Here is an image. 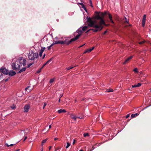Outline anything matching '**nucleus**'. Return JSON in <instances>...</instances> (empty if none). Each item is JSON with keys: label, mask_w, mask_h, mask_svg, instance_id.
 <instances>
[{"label": "nucleus", "mask_w": 151, "mask_h": 151, "mask_svg": "<svg viewBox=\"0 0 151 151\" xmlns=\"http://www.w3.org/2000/svg\"><path fill=\"white\" fill-rule=\"evenodd\" d=\"M54 44H60V41H55V42H54Z\"/></svg>", "instance_id": "nucleus-43"}, {"label": "nucleus", "mask_w": 151, "mask_h": 151, "mask_svg": "<svg viewBox=\"0 0 151 151\" xmlns=\"http://www.w3.org/2000/svg\"><path fill=\"white\" fill-rule=\"evenodd\" d=\"M107 31H106H106H105L104 32V33H103V35H105V34L107 33Z\"/></svg>", "instance_id": "nucleus-55"}, {"label": "nucleus", "mask_w": 151, "mask_h": 151, "mask_svg": "<svg viewBox=\"0 0 151 151\" xmlns=\"http://www.w3.org/2000/svg\"><path fill=\"white\" fill-rule=\"evenodd\" d=\"M55 80V78H53L51 79L50 81V83H52Z\"/></svg>", "instance_id": "nucleus-25"}, {"label": "nucleus", "mask_w": 151, "mask_h": 151, "mask_svg": "<svg viewBox=\"0 0 151 151\" xmlns=\"http://www.w3.org/2000/svg\"><path fill=\"white\" fill-rule=\"evenodd\" d=\"M23 58L22 57H19V58L18 60L17 61H19L20 63H21V65L22 66V61L23 60Z\"/></svg>", "instance_id": "nucleus-18"}, {"label": "nucleus", "mask_w": 151, "mask_h": 151, "mask_svg": "<svg viewBox=\"0 0 151 151\" xmlns=\"http://www.w3.org/2000/svg\"><path fill=\"white\" fill-rule=\"evenodd\" d=\"M109 17L110 20V22L112 23H114V22L113 21L112 19V17L111 14H109Z\"/></svg>", "instance_id": "nucleus-16"}, {"label": "nucleus", "mask_w": 151, "mask_h": 151, "mask_svg": "<svg viewBox=\"0 0 151 151\" xmlns=\"http://www.w3.org/2000/svg\"><path fill=\"white\" fill-rule=\"evenodd\" d=\"M144 41H142V42H139V44H142V43H144Z\"/></svg>", "instance_id": "nucleus-49"}, {"label": "nucleus", "mask_w": 151, "mask_h": 151, "mask_svg": "<svg viewBox=\"0 0 151 151\" xmlns=\"http://www.w3.org/2000/svg\"><path fill=\"white\" fill-rule=\"evenodd\" d=\"M133 56H130L123 63V64H125L127 63H128L131 59L133 58Z\"/></svg>", "instance_id": "nucleus-9"}, {"label": "nucleus", "mask_w": 151, "mask_h": 151, "mask_svg": "<svg viewBox=\"0 0 151 151\" xmlns=\"http://www.w3.org/2000/svg\"><path fill=\"white\" fill-rule=\"evenodd\" d=\"M83 9L85 10V11L86 12H87V10L86 9V8L85 7H84V8H83Z\"/></svg>", "instance_id": "nucleus-53"}, {"label": "nucleus", "mask_w": 151, "mask_h": 151, "mask_svg": "<svg viewBox=\"0 0 151 151\" xmlns=\"http://www.w3.org/2000/svg\"><path fill=\"white\" fill-rule=\"evenodd\" d=\"M76 32H77L78 34V35H76L75 37H76L77 36H78V38L80 37L81 35L82 32L81 30H80V29L78 30Z\"/></svg>", "instance_id": "nucleus-11"}, {"label": "nucleus", "mask_w": 151, "mask_h": 151, "mask_svg": "<svg viewBox=\"0 0 151 151\" xmlns=\"http://www.w3.org/2000/svg\"><path fill=\"white\" fill-rule=\"evenodd\" d=\"M96 15L95 17V18L96 19L100 20L99 23L105 26H107V25L105 23V21L104 19V16L106 14V12L104 13L100 12H96Z\"/></svg>", "instance_id": "nucleus-1"}, {"label": "nucleus", "mask_w": 151, "mask_h": 151, "mask_svg": "<svg viewBox=\"0 0 151 151\" xmlns=\"http://www.w3.org/2000/svg\"><path fill=\"white\" fill-rule=\"evenodd\" d=\"M11 66L12 69L14 70L16 69H19L20 68L21 63L19 61H16L15 62L12 63Z\"/></svg>", "instance_id": "nucleus-4"}, {"label": "nucleus", "mask_w": 151, "mask_h": 151, "mask_svg": "<svg viewBox=\"0 0 151 151\" xmlns=\"http://www.w3.org/2000/svg\"><path fill=\"white\" fill-rule=\"evenodd\" d=\"M5 145H6L7 147H9V146H13V144H10V145H9V144H8L7 143H6L5 144Z\"/></svg>", "instance_id": "nucleus-34"}, {"label": "nucleus", "mask_w": 151, "mask_h": 151, "mask_svg": "<svg viewBox=\"0 0 151 151\" xmlns=\"http://www.w3.org/2000/svg\"><path fill=\"white\" fill-rule=\"evenodd\" d=\"M38 56V53L37 52L35 53L33 51H31L29 52L28 55V58L29 60H36L37 61V59Z\"/></svg>", "instance_id": "nucleus-3"}, {"label": "nucleus", "mask_w": 151, "mask_h": 151, "mask_svg": "<svg viewBox=\"0 0 151 151\" xmlns=\"http://www.w3.org/2000/svg\"><path fill=\"white\" fill-rule=\"evenodd\" d=\"M8 74L10 76H12L15 75L16 74V73L13 70H12L9 72Z\"/></svg>", "instance_id": "nucleus-12"}, {"label": "nucleus", "mask_w": 151, "mask_h": 151, "mask_svg": "<svg viewBox=\"0 0 151 151\" xmlns=\"http://www.w3.org/2000/svg\"><path fill=\"white\" fill-rule=\"evenodd\" d=\"M75 142V139L73 140V145H74Z\"/></svg>", "instance_id": "nucleus-52"}, {"label": "nucleus", "mask_w": 151, "mask_h": 151, "mask_svg": "<svg viewBox=\"0 0 151 151\" xmlns=\"http://www.w3.org/2000/svg\"><path fill=\"white\" fill-rule=\"evenodd\" d=\"M11 107L13 109H15V106L14 105L13 106H11Z\"/></svg>", "instance_id": "nucleus-50"}, {"label": "nucleus", "mask_w": 151, "mask_h": 151, "mask_svg": "<svg viewBox=\"0 0 151 151\" xmlns=\"http://www.w3.org/2000/svg\"><path fill=\"white\" fill-rule=\"evenodd\" d=\"M81 6L82 8H84L85 7V6H84V5L83 4V3L81 4Z\"/></svg>", "instance_id": "nucleus-47"}, {"label": "nucleus", "mask_w": 151, "mask_h": 151, "mask_svg": "<svg viewBox=\"0 0 151 151\" xmlns=\"http://www.w3.org/2000/svg\"><path fill=\"white\" fill-rule=\"evenodd\" d=\"M51 47L50 46L48 47V50H50V49H51Z\"/></svg>", "instance_id": "nucleus-58"}, {"label": "nucleus", "mask_w": 151, "mask_h": 151, "mask_svg": "<svg viewBox=\"0 0 151 151\" xmlns=\"http://www.w3.org/2000/svg\"><path fill=\"white\" fill-rule=\"evenodd\" d=\"M78 118L80 119L82 118V117H81V116H76V118Z\"/></svg>", "instance_id": "nucleus-56"}, {"label": "nucleus", "mask_w": 151, "mask_h": 151, "mask_svg": "<svg viewBox=\"0 0 151 151\" xmlns=\"http://www.w3.org/2000/svg\"><path fill=\"white\" fill-rule=\"evenodd\" d=\"M54 44H54V42H53V43L50 46L51 47H52Z\"/></svg>", "instance_id": "nucleus-60"}, {"label": "nucleus", "mask_w": 151, "mask_h": 151, "mask_svg": "<svg viewBox=\"0 0 151 151\" xmlns=\"http://www.w3.org/2000/svg\"><path fill=\"white\" fill-rule=\"evenodd\" d=\"M27 63V60L25 59H24L22 61V65L24 66Z\"/></svg>", "instance_id": "nucleus-14"}, {"label": "nucleus", "mask_w": 151, "mask_h": 151, "mask_svg": "<svg viewBox=\"0 0 151 151\" xmlns=\"http://www.w3.org/2000/svg\"><path fill=\"white\" fill-rule=\"evenodd\" d=\"M133 71L135 72V73H137L138 72V70H137V68H135L134 70H133Z\"/></svg>", "instance_id": "nucleus-36"}, {"label": "nucleus", "mask_w": 151, "mask_h": 151, "mask_svg": "<svg viewBox=\"0 0 151 151\" xmlns=\"http://www.w3.org/2000/svg\"><path fill=\"white\" fill-rule=\"evenodd\" d=\"M58 139V138H54V140H56L57 139Z\"/></svg>", "instance_id": "nucleus-62"}, {"label": "nucleus", "mask_w": 151, "mask_h": 151, "mask_svg": "<svg viewBox=\"0 0 151 151\" xmlns=\"http://www.w3.org/2000/svg\"><path fill=\"white\" fill-rule=\"evenodd\" d=\"M51 148H52V147L50 146V147H49V150H50Z\"/></svg>", "instance_id": "nucleus-64"}, {"label": "nucleus", "mask_w": 151, "mask_h": 151, "mask_svg": "<svg viewBox=\"0 0 151 151\" xmlns=\"http://www.w3.org/2000/svg\"><path fill=\"white\" fill-rule=\"evenodd\" d=\"M8 79H6L5 80V82H7L8 81Z\"/></svg>", "instance_id": "nucleus-63"}, {"label": "nucleus", "mask_w": 151, "mask_h": 151, "mask_svg": "<svg viewBox=\"0 0 151 151\" xmlns=\"http://www.w3.org/2000/svg\"><path fill=\"white\" fill-rule=\"evenodd\" d=\"M47 104L46 102H45L44 103V104H43V109L45 108V107L46 106Z\"/></svg>", "instance_id": "nucleus-35"}, {"label": "nucleus", "mask_w": 151, "mask_h": 151, "mask_svg": "<svg viewBox=\"0 0 151 151\" xmlns=\"http://www.w3.org/2000/svg\"><path fill=\"white\" fill-rule=\"evenodd\" d=\"M42 69V68H40L37 71V73H40Z\"/></svg>", "instance_id": "nucleus-33"}, {"label": "nucleus", "mask_w": 151, "mask_h": 151, "mask_svg": "<svg viewBox=\"0 0 151 151\" xmlns=\"http://www.w3.org/2000/svg\"><path fill=\"white\" fill-rule=\"evenodd\" d=\"M142 25L143 27H144L145 25V20H142Z\"/></svg>", "instance_id": "nucleus-26"}, {"label": "nucleus", "mask_w": 151, "mask_h": 151, "mask_svg": "<svg viewBox=\"0 0 151 151\" xmlns=\"http://www.w3.org/2000/svg\"><path fill=\"white\" fill-rule=\"evenodd\" d=\"M47 64H48L47 63V62H46L43 65H42V67L41 68H43L44 66H45L46 65H47Z\"/></svg>", "instance_id": "nucleus-42"}, {"label": "nucleus", "mask_w": 151, "mask_h": 151, "mask_svg": "<svg viewBox=\"0 0 151 151\" xmlns=\"http://www.w3.org/2000/svg\"><path fill=\"white\" fill-rule=\"evenodd\" d=\"M146 15H144L143 17V19L142 20H146Z\"/></svg>", "instance_id": "nucleus-38"}, {"label": "nucleus", "mask_w": 151, "mask_h": 151, "mask_svg": "<svg viewBox=\"0 0 151 151\" xmlns=\"http://www.w3.org/2000/svg\"><path fill=\"white\" fill-rule=\"evenodd\" d=\"M132 87L133 88H134L137 87V85H132Z\"/></svg>", "instance_id": "nucleus-45"}, {"label": "nucleus", "mask_w": 151, "mask_h": 151, "mask_svg": "<svg viewBox=\"0 0 151 151\" xmlns=\"http://www.w3.org/2000/svg\"><path fill=\"white\" fill-rule=\"evenodd\" d=\"M70 117L72 119H74L75 120H76V116H75L73 114H71Z\"/></svg>", "instance_id": "nucleus-20"}, {"label": "nucleus", "mask_w": 151, "mask_h": 151, "mask_svg": "<svg viewBox=\"0 0 151 151\" xmlns=\"http://www.w3.org/2000/svg\"><path fill=\"white\" fill-rule=\"evenodd\" d=\"M142 84L140 83H139L137 85V87H139L141 86Z\"/></svg>", "instance_id": "nucleus-41"}, {"label": "nucleus", "mask_w": 151, "mask_h": 151, "mask_svg": "<svg viewBox=\"0 0 151 151\" xmlns=\"http://www.w3.org/2000/svg\"><path fill=\"white\" fill-rule=\"evenodd\" d=\"M3 78V76L2 74V73L0 71V80L2 79Z\"/></svg>", "instance_id": "nucleus-31"}, {"label": "nucleus", "mask_w": 151, "mask_h": 151, "mask_svg": "<svg viewBox=\"0 0 151 151\" xmlns=\"http://www.w3.org/2000/svg\"><path fill=\"white\" fill-rule=\"evenodd\" d=\"M33 63H32L29 64L27 65V66L26 67L27 68H29Z\"/></svg>", "instance_id": "nucleus-27"}, {"label": "nucleus", "mask_w": 151, "mask_h": 151, "mask_svg": "<svg viewBox=\"0 0 151 151\" xmlns=\"http://www.w3.org/2000/svg\"><path fill=\"white\" fill-rule=\"evenodd\" d=\"M73 67H73V66H70L69 67H68L66 69L67 70H69L73 68Z\"/></svg>", "instance_id": "nucleus-32"}, {"label": "nucleus", "mask_w": 151, "mask_h": 151, "mask_svg": "<svg viewBox=\"0 0 151 151\" xmlns=\"http://www.w3.org/2000/svg\"><path fill=\"white\" fill-rule=\"evenodd\" d=\"M87 22L89 27H93L94 28H97L99 27L98 25V24H96V21L95 20H93L90 17L88 18Z\"/></svg>", "instance_id": "nucleus-2"}, {"label": "nucleus", "mask_w": 151, "mask_h": 151, "mask_svg": "<svg viewBox=\"0 0 151 151\" xmlns=\"http://www.w3.org/2000/svg\"><path fill=\"white\" fill-rule=\"evenodd\" d=\"M84 137H86L87 136H88L89 134L88 133H86L84 134Z\"/></svg>", "instance_id": "nucleus-37"}, {"label": "nucleus", "mask_w": 151, "mask_h": 151, "mask_svg": "<svg viewBox=\"0 0 151 151\" xmlns=\"http://www.w3.org/2000/svg\"><path fill=\"white\" fill-rule=\"evenodd\" d=\"M88 27L87 26H84L82 28V30L83 31H85Z\"/></svg>", "instance_id": "nucleus-23"}, {"label": "nucleus", "mask_w": 151, "mask_h": 151, "mask_svg": "<svg viewBox=\"0 0 151 151\" xmlns=\"http://www.w3.org/2000/svg\"><path fill=\"white\" fill-rule=\"evenodd\" d=\"M47 139H45L44 140H43L42 141V144H41V145L42 146L43 145L44 143L46 142L47 141Z\"/></svg>", "instance_id": "nucleus-22"}, {"label": "nucleus", "mask_w": 151, "mask_h": 151, "mask_svg": "<svg viewBox=\"0 0 151 151\" xmlns=\"http://www.w3.org/2000/svg\"><path fill=\"white\" fill-rule=\"evenodd\" d=\"M45 54H44L43 55V56L42 58V59H43L45 57Z\"/></svg>", "instance_id": "nucleus-59"}, {"label": "nucleus", "mask_w": 151, "mask_h": 151, "mask_svg": "<svg viewBox=\"0 0 151 151\" xmlns=\"http://www.w3.org/2000/svg\"><path fill=\"white\" fill-rule=\"evenodd\" d=\"M60 99H59L58 100V102H60Z\"/></svg>", "instance_id": "nucleus-61"}, {"label": "nucleus", "mask_w": 151, "mask_h": 151, "mask_svg": "<svg viewBox=\"0 0 151 151\" xmlns=\"http://www.w3.org/2000/svg\"><path fill=\"white\" fill-rule=\"evenodd\" d=\"M124 18L125 20L124 21V22H125L128 23L129 20L127 19L125 17H124Z\"/></svg>", "instance_id": "nucleus-39"}, {"label": "nucleus", "mask_w": 151, "mask_h": 151, "mask_svg": "<svg viewBox=\"0 0 151 151\" xmlns=\"http://www.w3.org/2000/svg\"><path fill=\"white\" fill-rule=\"evenodd\" d=\"M66 112V111L64 109H60L58 111V112L59 113H65Z\"/></svg>", "instance_id": "nucleus-17"}, {"label": "nucleus", "mask_w": 151, "mask_h": 151, "mask_svg": "<svg viewBox=\"0 0 151 151\" xmlns=\"http://www.w3.org/2000/svg\"><path fill=\"white\" fill-rule=\"evenodd\" d=\"M27 136L25 137L24 138V139L23 141H25L26 140V139H27Z\"/></svg>", "instance_id": "nucleus-51"}, {"label": "nucleus", "mask_w": 151, "mask_h": 151, "mask_svg": "<svg viewBox=\"0 0 151 151\" xmlns=\"http://www.w3.org/2000/svg\"><path fill=\"white\" fill-rule=\"evenodd\" d=\"M30 107V105L28 104H26L24 107V111L26 112H28L29 109Z\"/></svg>", "instance_id": "nucleus-8"}, {"label": "nucleus", "mask_w": 151, "mask_h": 151, "mask_svg": "<svg viewBox=\"0 0 151 151\" xmlns=\"http://www.w3.org/2000/svg\"><path fill=\"white\" fill-rule=\"evenodd\" d=\"M45 47H44L43 48H42L40 50H43V52L44 50L45 49Z\"/></svg>", "instance_id": "nucleus-48"}, {"label": "nucleus", "mask_w": 151, "mask_h": 151, "mask_svg": "<svg viewBox=\"0 0 151 151\" xmlns=\"http://www.w3.org/2000/svg\"><path fill=\"white\" fill-rule=\"evenodd\" d=\"M60 147H57V148H55V151H57V150H59V149H60Z\"/></svg>", "instance_id": "nucleus-44"}, {"label": "nucleus", "mask_w": 151, "mask_h": 151, "mask_svg": "<svg viewBox=\"0 0 151 151\" xmlns=\"http://www.w3.org/2000/svg\"><path fill=\"white\" fill-rule=\"evenodd\" d=\"M94 48V47H92L91 48H88V49L86 50L84 52V53H86L87 52H90L92 50H93Z\"/></svg>", "instance_id": "nucleus-13"}, {"label": "nucleus", "mask_w": 151, "mask_h": 151, "mask_svg": "<svg viewBox=\"0 0 151 151\" xmlns=\"http://www.w3.org/2000/svg\"><path fill=\"white\" fill-rule=\"evenodd\" d=\"M91 30V29H89L86 32V33H88V32H89L90 31V30Z\"/></svg>", "instance_id": "nucleus-57"}, {"label": "nucleus", "mask_w": 151, "mask_h": 151, "mask_svg": "<svg viewBox=\"0 0 151 151\" xmlns=\"http://www.w3.org/2000/svg\"><path fill=\"white\" fill-rule=\"evenodd\" d=\"M53 58H51L50 59H49L48 61H47V63L48 64V63H49L51 61H52V60Z\"/></svg>", "instance_id": "nucleus-28"}, {"label": "nucleus", "mask_w": 151, "mask_h": 151, "mask_svg": "<svg viewBox=\"0 0 151 151\" xmlns=\"http://www.w3.org/2000/svg\"><path fill=\"white\" fill-rule=\"evenodd\" d=\"M98 25L99 27L98 28H95L96 29H91V30L93 31V32H96L98 31H100V30H102L104 27L103 25H102L101 24H100L99 23H98Z\"/></svg>", "instance_id": "nucleus-6"}, {"label": "nucleus", "mask_w": 151, "mask_h": 151, "mask_svg": "<svg viewBox=\"0 0 151 151\" xmlns=\"http://www.w3.org/2000/svg\"><path fill=\"white\" fill-rule=\"evenodd\" d=\"M89 4H92V1L91 0H89Z\"/></svg>", "instance_id": "nucleus-54"}, {"label": "nucleus", "mask_w": 151, "mask_h": 151, "mask_svg": "<svg viewBox=\"0 0 151 151\" xmlns=\"http://www.w3.org/2000/svg\"><path fill=\"white\" fill-rule=\"evenodd\" d=\"M129 116H130V114H127V115H126V118H129Z\"/></svg>", "instance_id": "nucleus-46"}, {"label": "nucleus", "mask_w": 151, "mask_h": 151, "mask_svg": "<svg viewBox=\"0 0 151 151\" xmlns=\"http://www.w3.org/2000/svg\"><path fill=\"white\" fill-rule=\"evenodd\" d=\"M78 36H77L76 37L70 39V40H69L67 39L65 40L64 41V44L68 45L70 44L72 42L78 39Z\"/></svg>", "instance_id": "nucleus-5"}, {"label": "nucleus", "mask_w": 151, "mask_h": 151, "mask_svg": "<svg viewBox=\"0 0 151 151\" xmlns=\"http://www.w3.org/2000/svg\"><path fill=\"white\" fill-rule=\"evenodd\" d=\"M139 114L138 113H136L135 114H132L131 115V117L132 118H134L137 116Z\"/></svg>", "instance_id": "nucleus-19"}, {"label": "nucleus", "mask_w": 151, "mask_h": 151, "mask_svg": "<svg viewBox=\"0 0 151 151\" xmlns=\"http://www.w3.org/2000/svg\"><path fill=\"white\" fill-rule=\"evenodd\" d=\"M60 44H64V41H60Z\"/></svg>", "instance_id": "nucleus-40"}, {"label": "nucleus", "mask_w": 151, "mask_h": 151, "mask_svg": "<svg viewBox=\"0 0 151 151\" xmlns=\"http://www.w3.org/2000/svg\"><path fill=\"white\" fill-rule=\"evenodd\" d=\"M67 146H66V148H67L70 146V143H69L68 142H67Z\"/></svg>", "instance_id": "nucleus-30"}, {"label": "nucleus", "mask_w": 151, "mask_h": 151, "mask_svg": "<svg viewBox=\"0 0 151 151\" xmlns=\"http://www.w3.org/2000/svg\"><path fill=\"white\" fill-rule=\"evenodd\" d=\"M106 91L108 92H112L113 91V89H111V88H109L108 89H107Z\"/></svg>", "instance_id": "nucleus-24"}, {"label": "nucleus", "mask_w": 151, "mask_h": 151, "mask_svg": "<svg viewBox=\"0 0 151 151\" xmlns=\"http://www.w3.org/2000/svg\"><path fill=\"white\" fill-rule=\"evenodd\" d=\"M27 68L26 67H25L23 68L22 69H21L19 71L17 72V73H21V72L25 71Z\"/></svg>", "instance_id": "nucleus-15"}, {"label": "nucleus", "mask_w": 151, "mask_h": 151, "mask_svg": "<svg viewBox=\"0 0 151 151\" xmlns=\"http://www.w3.org/2000/svg\"><path fill=\"white\" fill-rule=\"evenodd\" d=\"M32 88L30 86H28L25 88V90L28 92H29L32 90Z\"/></svg>", "instance_id": "nucleus-10"}, {"label": "nucleus", "mask_w": 151, "mask_h": 151, "mask_svg": "<svg viewBox=\"0 0 151 151\" xmlns=\"http://www.w3.org/2000/svg\"><path fill=\"white\" fill-rule=\"evenodd\" d=\"M0 71L4 74L7 75L9 70L4 68L2 67L0 69Z\"/></svg>", "instance_id": "nucleus-7"}, {"label": "nucleus", "mask_w": 151, "mask_h": 151, "mask_svg": "<svg viewBox=\"0 0 151 151\" xmlns=\"http://www.w3.org/2000/svg\"><path fill=\"white\" fill-rule=\"evenodd\" d=\"M22 132H24V134L25 135H26L27 134V133L29 132V130H28L27 129H26L25 130L22 131Z\"/></svg>", "instance_id": "nucleus-21"}, {"label": "nucleus", "mask_w": 151, "mask_h": 151, "mask_svg": "<svg viewBox=\"0 0 151 151\" xmlns=\"http://www.w3.org/2000/svg\"><path fill=\"white\" fill-rule=\"evenodd\" d=\"M43 52V50H40V52L39 53V55L40 57H41L42 55V53Z\"/></svg>", "instance_id": "nucleus-29"}]
</instances>
